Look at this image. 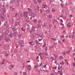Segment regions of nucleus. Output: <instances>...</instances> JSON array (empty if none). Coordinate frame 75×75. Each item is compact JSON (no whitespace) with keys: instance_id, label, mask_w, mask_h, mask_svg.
<instances>
[{"instance_id":"1","label":"nucleus","mask_w":75,"mask_h":75,"mask_svg":"<svg viewBox=\"0 0 75 75\" xmlns=\"http://www.w3.org/2000/svg\"><path fill=\"white\" fill-rule=\"evenodd\" d=\"M23 16L24 17H27L28 16V13L27 12H24L23 13Z\"/></svg>"},{"instance_id":"2","label":"nucleus","mask_w":75,"mask_h":75,"mask_svg":"<svg viewBox=\"0 0 75 75\" xmlns=\"http://www.w3.org/2000/svg\"><path fill=\"white\" fill-rule=\"evenodd\" d=\"M33 31H37L38 28L36 27H34L32 28Z\"/></svg>"},{"instance_id":"3","label":"nucleus","mask_w":75,"mask_h":75,"mask_svg":"<svg viewBox=\"0 0 75 75\" xmlns=\"http://www.w3.org/2000/svg\"><path fill=\"white\" fill-rule=\"evenodd\" d=\"M31 16L32 17H33V18H34L35 17L34 14H33V12H31Z\"/></svg>"},{"instance_id":"4","label":"nucleus","mask_w":75,"mask_h":75,"mask_svg":"<svg viewBox=\"0 0 75 75\" xmlns=\"http://www.w3.org/2000/svg\"><path fill=\"white\" fill-rule=\"evenodd\" d=\"M28 11H29L30 13H31L32 11L30 9V8H28Z\"/></svg>"},{"instance_id":"5","label":"nucleus","mask_w":75,"mask_h":75,"mask_svg":"<svg viewBox=\"0 0 75 75\" xmlns=\"http://www.w3.org/2000/svg\"><path fill=\"white\" fill-rule=\"evenodd\" d=\"M33 43V42H29V43L30 44V45H33V44L32 43Z\"/></svg>"},{"instance_id":"6","label":"nucleus","mask_w":75,"mask_h":75,"mask_svg":"<svg viewBox=\"0 0 75 75\" xmlns=\"http://www.w3.org/2000/svg\"><path fill=\"white\" fill-rule=\"evenodd\" d=\"M18 27H19V25H15V28H16V29H18Z\"/></svg>"},{"instance_id":"7","label":"nucleus","mask_w":75,"mask_h":75,"mask_svg":"<svg viewBox=\"0 0 75 75\" xmlns=\"http://www.w3.org/2000/svg\"><path fill=\"white\" fill-rule=\"evenodd\" d=\"M45 51L46 52H47V47H45Z\"/></svg>"},{"instance_id":"8","label":"nucleus","mask_w":75,"mask_h":75,"mask_svg":"<svg viewBox=\"0 0 75 75\" xmlns=\"http://www.w3.org/2000/svg\"><path fill=\"white\" fill-rule=\"evenodd\" d=\"M50 38L52 40H53L54 41H55L56 40V39L55 38Z\"/></svg>"},{"instance_id":"9","label":"nucleus","mask_w":75,"mask_h":75,"mask_svg":"<svg viewBox=\"0 0 75 75\" xmlns=\"http://www.w3.org/2000/svg\"><path fill=\"white\" fill-rule=\"evenodd\" d=\"M63 59H64V57H62V56H60V60H62Z\"/></svg>"},{"instance_id":"10","label":"nucleus","mask_w":75,"mask_h":75,"mask_svg":"<svg viewBox=\"0 0 75 75\" xmlns=\"http://www.w3.org/2000/svg\"><path fill=\"white\" fill-rule=\"evenodd\" d=\"M67 27H69L70 28L71 27V25L70 24L69 25V24H67Z\"/></svg>"},{"instance_id":"11","label":"nucleus","mask_w":75,"mask_h":75,"mask_svg":"<svg viewBox=\"0 0 75 75\" xmlns=\"http://www.w3.org/2000/svg\"><path fill=\"white\" fill-rule=\"evenodd\" d=\"M15 2V0H11V3L14 2Z\"/></svg>"},{"instance_id":"12","label":"nucleus","mask_w":75,"mask_h":75,"mask_svg":"<svg viewBox=\"0 0 75 75\" xmlns=\"http://www.w3.org/2000/svg\"><path fill=\"white\" fill-rule=\"evenodd\" d=\"M21 30L23 31V32H25V29H23V28H22Z\"/></svg>"},{"instance_id":"13","label":"nucleus","mask_w":75,"mask_h":75,"mask_svg":"<svg viewBox=\"0 0 75 75\" xmlns=\"http://www.w3.org/2000/svg\"><path fill=\"white\" fill-rule=\"evenodd\" d=\"M22 36L21 35H18V38H20L21 37V36Z\"/></svg>"},{"instance_id":"14","label":"nucleus","mask_w":75,"mask_h":75,"mask_svg":"<svg viewBox=\"0 0 75 75\" xmlns=\"http://www.w3.org/2000/svg\"><path fill=\"white\" fill-rule=\"evenodd\" d=\"M15 8H13V9H12V11H13V12H15V11L14 10Z\"/></svg>"},{"instance_id":"15","label":"nucleus","mask_w":75,"mask_h":75,"mask_svg":"<svg viewBox=\"0 0 75 75\" xmlns=\"http://www.w3.org/2000/svg\"><path fill=\"white\" fill-rule=\"evenodd\" d=\"M36 20H37V19H34V20L33 21V22H36Z\"/></svg>"},{"instance_id":"16","label":"nucleus","mask_w":75,"mask_h":75,"mask_svg":"<svg viewBox=\"0 0 75 75\" xmlns=\"http://www.w3.org/2000/svg\"><path fill=\"white\" fill-rule=\"evenodd\" d=\"M46 46V44L45 43H44L43 45V47H45Z\"/></svg>"},{"instance_id":"17","label":"nucleus","mask_w":75,"mask_h":75,"mask_svg":"<svg viewBox=\"0 0 75 75\" xmlns=\"http://www.w3.org/2000/svg\"><path fill=\"white\" fill-rule=\"evenodd\" d=\"M23 75H26V74H27V73H26L25 72H23Z\"/></svg>"},{"instance_id":"18","label":"nucleus","mask_w":75,"mask_h":75,"mask_svg":"<svg viewBox=\"0 0 75 75\" xmlns=\"http://www.w3.org/2000/svg\"><path fill=\"white\" fill-rule=\"evenodd\" d=\"M36 44H40V43H39V42L38 41H36Z\"/></svg>"},{"instance_id":"19","label":"nucleus","mask_w":75,"mask_h":75,"mask_svg":"<svg viewBox=\"0 0 75 75\" xmlns=\"http://www.w3.org/2000/svg\"><path fill=\"white\" fill-rule=\"evenodd\" d=\"M62 54H64V55H65L66 54V53L65 52H63L62 53Z\"/></svg>"},{"instance_id":"20","label":"nucleus","mask_w":75,"mask_h":75,"mask_svg":"<svg viewBox=\"0 0 75 75\" xmlns=\"http://www.w3.org/2000/svg\"><path fill=\"white\" fill-rule=\"evenodd\" d=\"M38 2L40 3L41 2V0H38Z\"/></svg>"},{"instance_id":"21","label":"nucleus","mask_w":75,"mask_h":75,"mask_svg":"<svg viewBox=\"0 0 75 75\" xmlns=\"http://www.w3.org/2000/svg\"><path fill=\"white\" fill-rule=\"evenodd\" d=\"M42 40V39H39V40H38V41H39V42H40V41H41V40Z\"/></svg>"},{"instance_id":"22","label":"nucleus","mask_w":75,"mask_h":75,"mask_svg":"<svg viewBox=\"0 0 75 75\" xmlns=\"http://www.w3.org/2000/svg\"><path fill=\"white\" fill-rule=\"evenodd\" d=\"M60 5L61 6L62 8H63L64 6L63 4H61Z\"/></svg>"},{"instance_id":"23","label":"nucleus","mask_w":75,"mask_h":75,"mask_svg":"<svg viewBox=\"0 0 75 75\" xmlns=\"http://www.w3.org/2000/svg\"><path fill=\"white\" fill-rule=\"evenodd\" d=\"M58 66H59V67H58V70H60V68H59V67H60L59 65H59H58Z\"/></svg>"},{"instance_id":"24","label":"nucleus","mask_w":75,"mask_h":75,"mask_svg":"<svg viewBox=\"0 0 75 75\" xmlns=\"http://www.w3.org/2000/svg\"><path fill=\"white\" fill-rule=\"evenodd\" d=\"M38 59H39V57H38V56H37V57H36V60H38Z\"/></svg>"},{"instance_id":"25","label":"nucleus","mask_w":75,"mask_h":75,"mask_svg":"<svg viewBox=\"0 0 75 75\" xmlns=\"http://www.w3.org/2000/svg\"><path fill=\"white\" fill-rule=\"evenodd\" d=\"M73 65L75 67V63H74L73 64Z\"/></svg>"},{"instance_id":"26","label":"nucleus","mask_w":75,"mask_h":75,"mask_svg":"<svg viewBox=\"0 0 75 75\" xmlns=\"http://www.w3.org/2000/svg\"><path fill=\"white\" fill-rule=\"evenodd\" d=\"M61 64H63V65L64 64V62H61Z\"/></svg>"},{"instance_id":"27","label":"nucleus","mask_w":75,"mask_h":75,"mask_svg":"<svg viewBox=\"0 0 75 75\" xmlns=\"http://www.w3.org/2000/svg\"><path fill=\"white\" fill-rule=\"evenodd\" d=\"M55 11V9H52V12H54V11Z\"/></svg>"},{"instance_id":"28","label":"nucleus","mask_w":75,"mask_h":75,"mask_svg":"<svg viewBox=\"0 0 75 75\" xmlns=\"http://www.w3.org/2000/svg\"><path fill=\"white\" fill-rule=\"evenodd\" d=\"M42 65V63H41V64L39 65L40 67H41Z\"/></svg>"},{"instance_id":"29","label":"nucleus","mask_w":75,"mask_h":75,"mask_svg":"<svg viewBox=\"0 0 75 75\" xmlns=\"http://www.w3.org/2000/svg\"><path fill=\"white\" fill-rule=\"evenodd\" d=\"M75 37V35H73L72 36V38H74Z\"/></svg>"},{"instance_id":"30","label":"nucleus","mask_w":75,"mask_h":75,"mask_svg":"<svg viewBox=\"0 0 75 75\" xmlns=\"http://www.w3.org/2000/svg\"><path fill=\"white\" fill-rule=\"evenodd\" d=\"M49 17L50 18H52V16H51V15H49Z\"/></svg>"},{"instance_id":"31","label":"nucleus","mask_w":75,"mask_h":75,"mask_svg":"<svg viewBox=\"0 0 75 75\" xmlns=\"http://www.w3.org/2000/svg\"><path fill=\"white\" fill-rule=\"evenodd\" d=\"M44 26L45 27H47V25L45 24V23H44Z\"/></svg>"},{"instance_id":"32","label":"nucleus","mask_w":75,"mask_h":75,"mask_svg":"<svg viewBox=\"0 0 75 75\" xmlns=\"http://www.w3.org/2000/svg\"><path fill=\"white\" fill-rule=\"evenodd\" d=\"M61 37L63 38H64V36H63V35H62V36H61Z\"/></svg>"},{"instance_id":"33","label":"nucleus","mask_w":75,"mask_h":75,"mask_svg":"<svg viewBox=\"0 0 75 75\" xmlns=\"http://www.w3.org/2000/svg\"><path fill=\"white\" fill-rule=\"evenodd\" d=\"M38 27H39V28L40 27V28H41V26L40 25H38Z\"/></svg>"},{"instance_id":"34","label":"nucleus","mask_w":75,"mask_h":75,"mask_svg":"<svg viewBox=\"0 0 75 75\" xmlns=\"http://www.w3.org/2000/svg\"><path fill=\"white\" fill-rule=\"evenodd\" d=\"M42 54V53H39V55L40 56Z\"/></svg>"},{"instance_id":"35","label":"nucleus","mask_w":75,"mask_h":75,"mask_svg":"<svg viewBox=\"0 0 75 75\" xmlns=\"http://www.w3.org/2000/svg\"><path fill=\"white\" fill-rule=\"evenodd\" d=\"M10 36L11 37H12V35L11 34H10Z\"/></svg>"},{"instance_id":"36","label":"nucleus","mask_w":75,"mask_h":75,"mask_svg":"<svg viewBox=\"0 0 75 75\" xmlns=\"http://www.w3.org/2000/svg\"><path fill=\"white\" fill-rule=\"evenodd\" d=\"M46 67V65H45L44 67H43L44 68H45Z\"/></svg>"},{"instance_id":"37","label":"nucleus","mask_w":75,"mask_h":75,"mask_svg":"<svg viewBox=\"0 0 75 75\" xmlns=\"http://www.w3.org/2000/svg\"><path fill=\"white\" fill-rule=\"evenodd\" d=\"M51 48H52V46H50V47H49V49H51Z\"/></svg>"},{"instance_id":"38","label":"nucleus","mask_w":75,"mask_h":75,"mask_svg":"<svg viewBox=\"0 0 75 75\" xmlns=\"http://www.w3.org/2000/svg\"><path fill=\"white\" fill-rule=\"evenodd\" d=\"M17 15H18V14H17V13H16V14H15V17H16V16H17Z\"/></svg>"},{"instance_id":"39","label":"nucleus","mask_w":75,"mask_h":75,"mask_svg":"<svg viewBox=\"0 0 75 75\" xmlns=\"http://www.w3.org/2000/svg\"><path fill=\"white\" fill-rule=\"evenodd\" d=\"M62 73H63V72H61V73H60V74L61 75H63V74H62Z\"/></svg>"},{"instance_id":"40","label":"nucleus","mask_w":75,"mask_h":75,"mask_svg":"<svg viewBox=\"0 0 75 75\" xmlns=\"http://www.w3.org/2000/svg\"><path fill=\"white\" fill-rule=\"evenodd\" d=\"M11 66L12 68H13L14 67V66L13 65H11Z\"/></svg>"},{"instance_id":"41","label":"nucleus","mask_w":75,"mask_h":75,"mask_svg":"<svg viewBox=\"0 0 75 75\" xmlns=\"http://www.w3.org/2000/svg\"><path fill=\"white\" fill-rule=\"evenodd\" d=\"M61 17H62V18H64V17L63 16V15H61V16H60Z\"/></svg>"},{"instance_id":"42","label":"nucleus","mask_w":75,"mask_h":75,"mask_svg":"<svg viewBox=\"0 0 75 75\" xmlns=\"http://www.w3.org/2000/svg\"><path fill=\"white\" fill-rule=\"evenodd\" d=\"M8 55V54H6V55H5V56H6V57H7Z\"/></svg>"},{"instance_id":"43","label":"nucleus","mask_w":75,"mask_h":75,"mask_svg":"<svg viewBox=\"0 0 75 75\" xmlns=\"http://www.w3.org/2000/svg\"><path fill=\"white\" fill-rule=\"evenodd\" d=\"M40 12L41 13H42V10L41 9H40Z\"/></svg>"},{"instance_id":"44","label":"nucleus","mask_w":75,"mask_h":75,"mask_svg":"<svg viewBox=\"0 0 75 75\" xmlns=\"http://www.w3.org/2000/svg\"><path fill=\"white\" fill-rule=\"evenodd\" d=\"M70 17H72L73 16L72 15H70Z\"/></svg>"},{"instance_id":"45","label":"nucleus","mask_w":75,"mask_h":75,"mask_svg":"<svg viewBox=\"0 0 75 75\" xmlns=\"http://www.w3.org/2000/svg\"><path fill=\"white\" fill-rule=\"evenodd\" d=\"M26 68H27L28 69H29V67H28V66H27Z\"/></svg>"},{"instance_id":"46","label":"nucleus","mask_w":75,"mask_h":75,"mask_svg":"<svg viewBox=\"0 0 75 75\" xmlns=\"http://www.w3.org/2000/svg\"><path fill=\"white\" fill-rule=\"evenodd\" d=\"M63 33H65V31L64 30L63 32Z\"/></svg>"},{"instance_id":"47","label":"nucleus","mask_w":75,"mask_h":75,"mask_svg":"<svg viewBox=\"0 0 75 75\" xmlns=\"http://www.w3.org/2000/svg\"><path fill=\"white\" fill-rule=\"evenodd\" d=\"M17 73L16 72H15V74H14V75H17Z\"/></svg>"},{"instance_id":"48","label":"nucleus","mask_w":75,"mask_h":75,"mask_svg":"<svg viewBox=\"0 0 75 75\" xmlns=\"http://www.w3.org/2000/svg\"><path fill=\"white\" fill-rule=\"evenodd\" d=\"M1 18L2 19H4V17H2L1 16Z\"/></svg>"},{"instance_id":"49","label":"nucleus","mask_w":75,"mask_h":75,"mask_svg":"<svg viewBox=\"0 0 75 75\" xmlns=\"http://www.w3.org/2000/svg\"><path fill=\"white\" fill-rule=\"evenodd\" d=\"M54 57H55V58H57V55H55V56H54Z\"/></svg>"},{"instance_id":"50","label":"nucleus","mask_w":75,"mask_h":75,"mask_svg":"<svg viewBox=\"0 0 75 75\" xmlns=\"http://www.w3.org/2000/svg\"><path fill=\"white\" fill-rule=\"evenodd\" d=\"M4 62H2V64H4Z\"/></svg>"},{"instance_id":"51","label":"nucleus","mask_w":75,"mask_h":75,"mask_svg":"<svg viewBox=\"0 0 75 75\" xmlns=\"http://www.w3.org/2000/svg\"><path fill=\"white\" fill-rule=\"evenodd\" d=\"M35 67L36 68H37V66L36 65V66H35Z\"/></svg>"},{"instance_id":"52","label":"nucleus","mask_w":75,"mask_h":75,"mask_svg":"<svg viewBox=\"0 0 75 75\" xmlns=\"http://www.w3.org/2000/svg\"><path fill=\"white\" fill-rule=\"evenodd\" d=\"M65 40L64 39H63V40H62V42H64Z\"/></svg>"},{"instance_id":"53","label":"nucleus","mask_w":75,"mask_h":75,"mask_svg":"<svg viewBox=\"0 0 75 75\" xmlns=\"http://www.w3.org/2000/svg\"><path fill=\"white\" fill-rule=\"evenodd\" d=\"M67 52V53L68 54H69V52L67 51V52Z\"/></svg>"},{"instance_id":"54","label":"nucleus","mask_w":75,"mask_h":75,"mask_svg":"<svg viewBox=\"0 0 75 75\" xmlns=\"http://www.w3.org/2000/svg\"><path fill=\"white\" fill-rule=\"evenodd\" d=\"M8 40L7 39L6 40V42H7L8 41Z\"/></svg>"},{"instance_id":"55","label":"nucleus","mask_w":75,"mask_h":75,"mask_svg":"<svg viewBox=\"0 0 75 75\" xmlns=\"http://www.w3.org/2000/svg\"><path fill=\"white\" fill-rule=\"evenodd\" d=\"M5 61V60L4 59L3 61V62H4V61Z\"/></svg>"},{"instance_id":"56","label":"nucleus","mask_w":75,"mask_h":75,"mask_svg":"<svg viewBox=\"0 0 75 75\" xmlns=\"http://www.w3.org/2000/svg\"><path fill=\"white\" fill-rule=\"evenodd\" d=\"M56 63H57V62H56V61H54V63H55V64H56Z\"/></svg>"},{"instance_id":"57","label":"nucleus","mask_w":75,"mask_h":75,"mask_svg":"<svg viewBox=\"0 0 75 75\" xmlns=\"http://www.w3.org/2000/svg\"><path fill=\"white\" fill-rule=\"evenodd\" d=\"M42 6H45V7H47V6L46 5H43Z\"/></svg>"},{"instance_id":"58","label":"nucleus","mask_w":75,"mask_h":75,"mask_svg":"<svg viewBox=\"0 0 75 75\" xmlns=\"http://www.w3.org/2000/svg\"><path fill=\"white\" fill-rule=\"evenodd\" d=\"M30 62V61H27V63H29V62Z\"/></svg>"},{"instance_id":"59","label":"nucleus","mask_w":75,"mask_h":75,"mask_svg":"<svg viewBox=\"0 0 75 75\" xmlns=\"http://www.w3.org/2000/svg\"><path fill=\"white\" fill-rule=\"evenodd\" d=\"M61 21L62 22H63V21L62 20V19H61Z\"/></svg>"},{"instance_id":"60","label":"nucleus","mask_w":75,"mask_h":75,"mask_svg":"<svg viewBox=\"0 0 75 75\" xmlns=\"http://www.w3.org/2000/svg\"><path fill=\"white\" fill-rule=\"evenodd\" d=\"M60 72H61V71H58L57 72H58V73H59Z\"/></svg>"},{"instance_id":"61","label":"nucleus","mask_w":75,"mask_h":75,"mask_svg":"<svg viewBox=\"0 0 75 75\" xmlns=\"http://www.w3.org/2000/svg\"><path fill=\"white\" fill-rule=\"evenodd\" d=\"M73 51L74 52H75V49H74V50H73Z\"/></svg>"},{"instance_id":"62","label":"nucleus","mask_w":75,"mask_h":75,"mask_svg":"<svg viewBox=\"0 0 75 75\" xmlns=\"http://www.w3.org/2000/svg\"><path fill=\"white\" fill-rule=\"evenodd\" d=\"M74 55L75 56V53H74Z\"/></svg>"},{"instance_id":"63","label":"nucleus","mask_w":75,"mask_h":75,"mask_svg":"<svg viewBox=\"0 0 75 75\" xmlns=\"http://www.w3.org/2000/svg\"><path fill=\"white\" fill-rule=\"evenodd\" d=\"M57 68V67H54V69H56Z\"/></svg>"},{"instance_id":"64","label":"nucleus","mask_w":75,"mask_h":75,"mask_svg":"<svg viewBox=\"0 0 75 75\" xmlns=\"http://www.w3.org/2000/svg\"><path fill=\"white\" fill-rule=\"evenodd\" d=\"M50 75H54V74H51Z\"/></svg>"}]
</instances>
